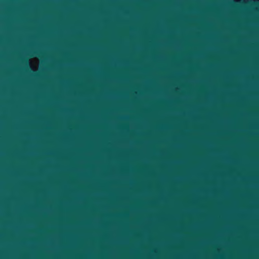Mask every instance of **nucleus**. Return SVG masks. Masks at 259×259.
Masks as SVG:
<instances>
[{"mask_svg": "<svg viewBox=\"0 0 259 259\" xmlns=\"http://www.w3.org/2000/svg\"><path fill=\"white\" fill-rule=\"evenodd\" d=\"M34 54H35L36 55L38 56V54H36V53H35Z\"/></svg>", "mask_w": 259, "mask_h": 259, "instance_id": "nucleus-1", "label": "nucleus"}]
</instances>
